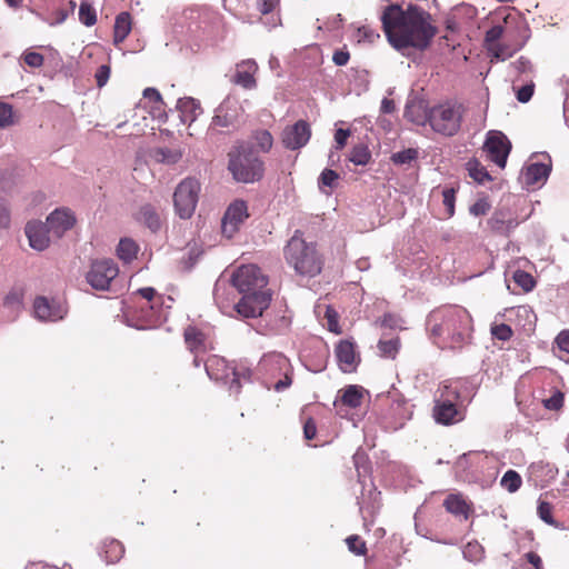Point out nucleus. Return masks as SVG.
<instances>
[{
	"label": "nucleus",
	"instance_id": "11",
	"mask_svg": "<svg viewBox=\"0 0 569 569\" xmlns=\"http://www.w3.org/2000/svg\"><path fill=\"white\" fill-rule=\"evenodd\" d=\"M459 395L450 386H445L441 397L436 400L433 408V417L438 423L451 425L459 421V411L453 400L458 399Z\"/></svg>",
	"mask_w": 569,
	"mask_h": 569
},
{
	"label": "nucleus",
	"instance_id": "24",
	"mask_svg": "<svg viewBox=\"0 0 569 569\" xmlns=\"http://www.w3.org/2000/svg\"><path fill=\"white\" fill-rule=\"evenodd\" d=\"M132 29L131 16L129 12H120L114 20L113 26V43L116 46L122 43Z\"/></svg>",
	"mask_w": 569,
	"mask_h": 569
},
{
	"label": "nucleus",
	"instance_id": "2",
	"mask_svg": "<svg viewBox=\"0 0 569 569\" xmlns=\"http://www.w3.org/2000/svg\"><path fill=\"white\" fill-rule=\"evenodd\" d=\"M232 286L241 295L236 311L243 318H257L271 302V292L267 288L268 278L254 264L239 267L231 277Z\"/></svg>",
	"mask_w": 569,
	"mask_h": 569
},
{
	"label": "nucleus",
	"instance_id": "23",
	"mask_svg": "<svg viewBox=\"0 0 569 569\" xmlns=\"http://www.w3.org/2000/svg\"><path fill=\"white\" fill-rule=\"evenodd\" d=\"M177 109L183 123H192L201 113L200 103L193 98H181L177 101Z\"/></svg>",
	"mask_w": 569,
	"mask_h": 569
},
{
	"label": "nucleus",
	"instance_id": "37",
	"mask_svg": "<svg viewBox=\"0 0 569 569\" xmlns=\"http://www.w3.org/2000/svg\"><path fill=\"white\" fill-rule=\"evenodd\" d=\"M445 507H446L447 511H449L450 513H453V515L459 516V515H466V512H467L466 502L457 496H449L445 500Z\"/></svg>",
	"mask_w": 569,
	"mask_h": 569
},
{
	"label": "nucleus",
	"instance_id": "58",
	"mask_svg": "<svg viewBox=\"0 0 569 569\" xmlns=\"http://www.w3.org/2000/svg\"><path fill=\"white\" fill-rule=\"evenodd\" d=\"M349 58H350V54L348 51L338 50L333 53L332 61L337 66L341 67V66H346L348 63Z\"/></svg>",
	"mask_w": 569,
	"mask_h": 569
},
{
	"label": "nucleus",
	"instance_id": "22",
	"mask_svg": "<svg viewBox=\"0 0 569 569\" xmlns=\"http://www.w3.org/2000/svg\"><path fill=\"white\" fill-rule=\"evenodd\" d=\"M551 172V160L548 162H533L526 167L525 182L528 186L543 184Z\"/></svg>",
	"mask_w": 569,
	"mask_h": 569
},
{
	"label": "nucleus",
	"instance_id": "31",
	"mask_svg": "<svg viewBox=\"0 0 569 569\" xmlns=\"http://www.w3.org/2000/svg\"><path fill=\"white\" fill-rule=\"evenodd\" d=\"M203 333L193 327H188L184 330V340L189 349L194 352L203 346Z\"/></svg>",
	"mask_w": 569,
	"mask_h": 569
},
{
	"label": "nucleus",
	"instance_id": "62",
	"mask_svg": "<svg viewBox=\"0 0 569 569\" xmlns=\"http://www.w3.org/2000/svg\"><path fill=\"white\" fill-rule=\"evenodd\" d=\"M220 362H223V360H220L216 357L213 358H210L207 362H206V371H207V375L209 376L210 379H213V380H219L221 377L218 376L217 373H213L211 371V368L213 365H219Z\"/></svg>",
	"mask_w": 569,
	"mask_h": 569
},
{
	"label": "nucleus",
	"instance_id": "40",
	"mask_svg": "<svg viewBox=\"0 0 569 569\" xmlns=\"http://www.w3.org/2000/svg\"><path fill=\"white\" fill-rule=\"evenodd\" d=\"M346 543L350 552L362 556L367 551L366 542L357 535L349 536Z\"/></svg>",
	"mask_w": 569,
	"mask_h": 569
},
{
	"label": "nucleus",
	"instance_id": "19",
	"mask_svg": "<svg viewBox=\"0 0 569 569\" xmlns=\"http://www.w3.org/2000/svg\"><path fill=\"white\" fill-rule=\"evenodd\" d=\"M50 231L41 221H30L26 226V236L31 248L42 251L50 244Z\"/></svg>",
	"mask_w": 569,
	"mask_h": 569
},
{
	"label": "nucleus",
	"instance_id": "30",
	"mask_svg": "<svg viewBox=\"0 0 569 569\" xmlns=\"http://www.w3.org/2000/svg\"><path fill=\"white\" fill-rule=\"evenodd\" d=\"M419 157V151L416 148H408L391 154L390 160L396 166H406L416 161Z\"/></svg>",
	"mask_w": 569,
	"mask_h": 569
},
{
	"label": "nucleus",
	"instance_id": "44",
	"mask_svg": "<svg viewBox=\"0 0 569 569\" xmlns=\"http://www.w3.org/2000/svg\"><path fill=\"white\" fill-rule=\"evenodd\" d=\"M552 506L547 501H539L537 512L539 518L548 525H555V520L551 515Z\"/></svg>",
	"mask_w": 569,
	"mask_h": 569
},
{
	"label": "nucleus",
	"instance_id": "9",
	"mask_svg": "<svg viewBox=\"0 0 569 569\" xmlns=\"http://www.w3.org/2000/svg\"><path fill=\"white\" fill-rule=\"evenodd\" d=\"M513 21L515 28L512 30L509 26L507 28L508 37L512 40V46L510 47L507 44H496L490 49L492 52V58L500 61H506L508 58L512 57L515 52L522 49L529 40L530 29L526 20L516 18Z\"/></svg>",
	"mask_w": 569,
	"mask_h": 569
},
{
	"label": "nucleus",
	"instance_id": "8",
	"mask_svg": "<svg viewBox=\"0 0 569 569\" xmlns=\"http://www.w3.org/2000/svg\"><path fill=\"white\" fill-rule=\"evenodd\" d=\"M242 108L237 98L228 96L216 109L210 130L218 133L230 132L239 124Z\"/></svg>",
	"mask_w": 569,
	"mask_h": 569
},
{
	"label": "nucleus",
	"instance_id": "63",
	"mask_svg": "<svg viewBox=\"0 0 569 569\" xmlns=\"http://www.w3.org/2000/svg\"><path fill=\"white\" fill-rule=\"evenodd\" d=\"M240 376H241L240 372L232 369V380H231L230 387H229L231 392L239 393L240 388H241L240 382H239Z\"/></svg>",
	"mask_w": 569,
	"mask_h": 569
},
{
	"label": "nucleus",
	"instance_id": "48",
	"mask_svg": "<svg viewBox=\"0 0 569 569\" xmlns=\"http://www.w3.org/2000/svg\"><path fill=\"white\" fill-rule=\"evenodd\" d=\"M489 202L486 199H479L472 206H470L469 212L475 217H479L485 216L489 211Z\"/></svg>",
	"mask_w": 569,
	"mask_h": 569
},
{
	"label": "nucleus",
	"instance_id": "51",
	"mask_svg": "<svg viewBox=\"0 0 569 569\" xmlns=\"http://www.w3.org/2000/svg\"><path fill=\"white\" fill-rule=\"evenodd\" d=\"M24 62L31 68H39L43 64V56L41 53L30 51L23 56Z\"/></svg>",
	"mask_w": 569,
	"mask_h": 569
},
{
	"label": "nucleus",
	"instance_id": "35",
	"mask_svg": "<svg viewBox=\"0 0 569 569\" xmlns=\"http://www.w3.org/2000/svg\"><path fill=\"white\" fill-rule=\"evenodd\" d=\"M522 483L520 475L515 470H508L501 478L500 485L509 492H516Z\"/></svg>",
	"mask_w": 569,
	"mask_h": 569
},
{
	"label": "nucleus",
	"instance_id": "33",
	"mask_svg": "<svg viewBox=\"0 0 569 569\" xmlns=\"http://www.w3.org/2000/svg\"><path fill=\"white\" fill-rule=\"evenodd\" d=\"M153 157L158 162L166 164H174L181 159L182 154L178 150H172L169 148H159L154 151Z\"/></svg>",
	"mask_w": 569,
	"mask_h": 569
},
{
	"label": "nucleus",
	"instance_id": "59",
	"mask_svg": "<svg viewBox=\"0 0 569 569\" xmlns=\"http://www.w3.org/2000/svg\"><path fill=\"white\" fill-rule=\"evenodd\" d=\"M317 427L312 419L306 421L303 426V435L307 440H311L316 437Z\"/></svg>",
	"mask_w": 569,
	"mask_h": 569
},
{
	"label": "nucleus",
	"instance_id": "46",
	"mask_svg": "<svg viewBox=\"0 0 569 569\" xmlns=\"http://www.w3.org/2000/svg\"><path fill=\"white\" fill-rule=\"evenodd\" d=\"M543 406L548 410H559L563 406V393L556 391L551 397L543 400Z\"/></svg>",
	"mask_w": 569,
	"mask_h": 569
},
{
	"label": "nucleus",
	"instance_id": "13",
	"mask_svg": "<svg viewBox=\"0 0 569 569\" xmlns=\"http://www.w3.org/2000/svg\"><path fill=\"white\" fill-rule=\"evenodd\" d=\"M491 161L498 167L505 168L511 150V143L501 131H489L483 146Z\"/></svg>",
	"mask_w": 569,
	"mask_h": 569
},
{
	"label": "nucleus",
	"instance_id": "64",
	"mask_svg": "<svg viewBox=\"0 0 569 569\" xmlns=\"http://www.w3.org/2000/svg\"><path fill=\"white\" fill-rule=\"evenodd\" d=\"M526 558L528 562L531 563L536 569H542V560L538 553L528 552Z\"/></svg>",
	"mask_w": 569,
	"mask_h": 569
},
{
	"label": "nucleus",
	"instance_id": "12",
	"mask_svg": "<svg viewBox=\"0 0 569 569\" xmlns=\"http://www.w3.org/2000/svg\"><path fill=\"white\" fill-rule=\"evenodd\" d=\"M259 365L263 370L271 373H274L276 371L283 373V378L278 380L273 386L277 392H281L291 386L292 379L290 372V363L283 355L277 352L266 355Z\"/></svg>",
	"mask_w": 569,
	"mask_h": 569
},
{
	"label": "nucleus",
	"instance_id": "60",
	"mask_svg": "<svg viewBox=\"0 0 569 569\" xmlns=\"http://www.w3.org/2000/svg\"><path fill=\"white\" fill-rule=\"evenodd\" d=\"M10 223L9 209L4 202L0 201V228H7Z\"/></svg>",
	"mask_w": 569,
	"mask_h": 569
},
{
	"label": "nucleus",
	"instance_id": "1",
	"mask_svg": "<svg viewBox=\"0 0 569 569\" xmlns=\"http://www.w3.org/2000/svg\"><path fill=\"white\" fill-rule=\"evenodd\" d=\"M431 16L410 4L403 10L399 4L388 6L381 16L383 31L389 43L405 54L409 48L425 50L437 33L430 23Z\"/></svg>",
	"mask_w": 569,
	"mask_h": 569
},
{
	"label": "nucleus",
	"instance_id": "49",
	"mask_svg": "<svg viewBox=\"0 0 569 569\" xmlns=\"http://www.w3.org/2000/svg\"><path fill=\"white\" fill-rule=\"evenodd\" d=\"M442 202L446 207L448 214L451 217L455 213V190L453 189H445L442 191Z\"/></svg>",
	"mask_w": 569,
	"mask_h": 569
},
{
	"label": "nucleus",
	"instance_id": "36",
	"mask_svg": "<svg viewBox=\"0 0 569 569\" xmlns=\"http://www.w3.org/2000/svg\"><path fill=\"white\" fill-rule=\"evenodd\" d=\"M513 281L526 292L531 291L536 284L533 277L522 270H517L513 273Z\"/></svg>",
	"mask_w": 569,
	"mask_h": 569
},
{
	"label": "nucleus",
	"instance_id": "6",
	"mask_svg": "<svg viewBox=\"0 0 569 569\" xmlns=\"http://www.w3.org/2000/svg\"><path fill=\"white\" fill-rule=\"evenodd\" d=\"M461 104L443 103L432 107L427 113L431 129L445 137L457 134L461 128Z\"/></svg>",
	"mask_w": 569,
	"mask_h": 569
},
{
	"label": "nucleus",
	"instance_id": "38",
	"mask_svg": "<svg viewBox=\"0 0 569 569\" xmlns=\"http://www.w3.org/2000/svg\"><path fill=\"white\" fill-rule=\"evenodd\" d=\"M378 349L381 356L387 358H395L398 349H399V340L390 339V340H380L378 342Z\"/></svg>",
	"mask_w": 569,
	"mask_h": 569
},
{
	"label": "nucleus",
	"instance_id": "26",
	"mask_svg": "<svg viewBox=\"0 0 569 569\" xmlns=\"http://www.w3.org/2000/svg\"><path fill=\"white\" fill-rule=\"evenodd\" d=\"M466 166L469 176L479 184H483L486 181L491 180V176L487 169L477 159L469 160Z\"/></svg>",
	"mask_w": 569,
	"mask_h": 569
},
{
	"label": "nucleus",
	"instance_id": "32",
	"mask_svg": "<svg viewBox=\"0 0 569 569\" xmlns=\"http://www.w3.org/2000/svg\"><path fill=\"white\" fill-rule=\"evenodd\" d=\"M258 150L261 152H269L273 144V138L268 130H257L252 134Z\"/></svg>",
	"mask_w": 569,
	"mask_h": 569
},
{
	"label": "nucleus",
	"instance_id": "34",
	"mask_svg": "<svg viewBox=\"0 0 569 569\" xmlns=\"http://www.w3.org/2000/svg\"><path fill=\"white\" fill-rule=\"evenodd\" d=\"M79 20L86 27H91L97 22V12L87 1H82L79 7Z\"/></svg>",
	"mask_w": 569,
	"mask_h": 569
},
{
	"label": "nucleus",
	"instance_id": "21",
	"mask_svg": "<svg viewBox=\"0 0 569 569\" xmlns=\"http://www.w3.org/2000/svg\"><path fill=\"white\" fill-rule=\"evenodd\" d=\"M336 357L340 368L345 372L352 371L359 362L353 342L349 340L340 341L336 347Z\"/></svg>",
	"mask_w": 569,
	"mask_h": 569
},
{
	"label": "nucleus",
	"instance_id": "52",
	"mask_svg": "<svg viewBox=\"0 0 569 569\" xmlns=\"http://www.w3.org/2000/svg\"><path fill=\"white\" fill-rule=\"evenodd\" d=\"M325 317L327 319L329 330L339 333L340 330L338 325V313L336 310L331 307H328Z\"/></svg>",
	"mask_w": 569,
	"mask_h": 569
},
{
	"label": "nucleus",
	"instance_id": "14",
	"mask_svg": "<svg viewBox=\"0 0 569 569\" xmlns=\"http://www.w3.org/2000/svg\"><path fill=\"white\" fill-rule=\"evenodd\" d=\"M248 217V208L244 201L237 200L232 202L227 208L221 221L222 234L229 239L232 238Z\"/></svg>",
	"mask_w": 569,
	"mask_h": 569
},
{
	"label": "nucleus",
	"instance_id": "41",
	"mask_svg": "<svg viewBox=\"0 0 569 569\" xmlns=\"http://www.w3.org/2000/svg\"><path fill=\"white\" fill-rule=\"evenodd\" d=\"M338 180H339V174L335 170L325 169L320 173V177H319V180H318L319 188L320 189L322 187L335 188L337 186V183H338Z\"/></svg>",
	"mask_w": 569,
	"mask_h": 569
},
{
	"label": "nucleus",
	"instance_id": "43",
	"mask_svg": "<svg viewBox=\"0 0 569 569\" xmlns=\"http://www.w3.org/2000/svg\"><path fill=\"white\" fill-rule=\"evenodd\" d=\"M356 38L358 42L367 41L372 43L376 39L379 38V33L369 27L362 26L357 29Z\"/></svg>",
	"mask_w": 569,
	"mask_h": 569
},
{
	"label": "nucleus",
	"instance_id": "42",
	"mask_svg": "<svg viewBox=\"0 0 569 569\" xmlns=\"http://www.w3.org/2000/svg\"><path fill=\"white\" fill-rule=\"evenodd\" d=\"M13 123L12 107L8 103L0 102V129L8 128Z\"/></svg>",
	"mask_w": 569,
	"mask_h": 569
},
{
	"label": "nucleus",
	"instance_id": "7",
	"mask_svg": "<svg viewBox=\"0 0 569 569\" xmlns=\"http://www.w3.org/2000/svg\"><path fill=\"white\" fill-rule=\"evenodd\" d=\"M200 192V183L194 178L182 180L173 193V204L181 219H189L193 214Z\"/></svg>",
	"mask_w": 569,
	"mask_h": 569
},
{
	"label": "nucleus",
	"instance_id": "55",
	"mask_svg": "<svg viewBox=\"0 0 569 569\" xmlns=\"http://www.w3.org/2000/svg\"><path fill=\"white\" fill-rule=\"evenodd\" d=\"M503 28L499 24L497 26H493L491 27L487 32H486V42L490 43V42H496L497 40H499L502 34H503Z\"/></svg>",
	"mask_w": 569,
	"mask_h": 569
},
{
	"label": "nucleus",
	"instance_id": "3",
	"mask_svg": "<svg viewBox=\"0 0 569 569\" xmlns=\"http://www.w3.org/2000/svg\"><path fill=\"white\" fill-rule=\"evenodd\" d=\"M470 323L469 312L461 307L433 310L427 319L431 336L450 341L452 348L460 347L466 341Z\"/></svg>",
	"mask_w": 569,
	"mask_h": 569
},
{
	"label": "nucleus",
	"instance_id": "54",
	"mask_svg": "<svg viewBox=\"0 0 569 569\" xmlns=\"http://www.w3.org/2000/svg\"><path fill=\"white\" fill-rule=\"evenodd\" d=\"M279 0H257V9L261 14H269L278 6Z\"/></svg>",
	"mask_w": 569,
	"mask_h": 569
},
{
	"label": "nucleus",
	"instance_id": "10",
	"mask_svg": "<svg viewBox=\"0 0 569 569\" xmlns=\"http://www.w3.org/2000/svg\"><path fill=\"white\" fill-rule=\"evenodd\" d=\"M117 263L111 259L96 260L91 263L86 279L96 290H109L111 281L118 276Z\"/></svg>",
	"mask_w": 569,
	"mask_h": 569
},
{
	"label": "nucleus",
	"instance_id": "27",
	"mask_svg": "<svg viewBox=\"0 0 569 569\" xmlns=\"http://www.w3.org/2000/svg\"><path fill=\"white\" fill-rule=\"evenodd\" d=\"M117 253L121 260L130 262L137 257L138 246L132 239L123 238L118 244Z\"/></svg>",
	"mask_w": 569,
	"mask_h": 569
},
{
	"label": "nucleus",
	"instance_id": "15",
	"mask_svg": "<svg viewBox=\"0 0 569 569\" xmlns=\"http://www.w3.org/2000/svg\"><path fill=\"white\" fill-rule=\"evenodd\" d=\"M311 137V129L307 121L298 120L295 124L282 131V143L289 150H298L306 146Z\"/></svg>",
	"mask_w": 569,
	"mask_h": 569
},
{
	"label": "nucleus",
	"instance_id": "25",
	"mask_svg": "<svg viewBox=\"0 0 569 569\" xmlns=\"http://www.w3.org/2000/svg\"><path fill=\"white\" fill-rule=\"evenodd\" d=\"M138 219L152 232H157L161 227L160 216L151 204L140 208Z\"/></svg>",
	"mask_w": 569,
	"mask_h": 569
},
{
	"label": "nucleus",
	"instance_id": "16",
	"mask_svg": "<svg viewBox=\"0 0 569 569\" xmlns=\"http://www.w3.org/2000/svg\"><path fill=\"white\" fill-rule=\"evenodd\" d=\"M74 222L76 218L72 211L60 208L52 211L43 223L47 224L48 230L53 237L61 238L66 231L73 227Z\"/></svg>",
	"mask_w": 569,
	"mask_h": 569
},
{
	"label": "nucleus",
	"instance_id": "20",
	"mask_svg": "<svg viewBox=\"0 0 569 569\" xmlns=\"http://www.w3.org/2000/svg\"><path fill=\"white\" fill-rule=\"evenodd\" d=\"M518 224L519 221L510 210H497L488 220L490 229L502 236H508Z\"/></svg>",
	"mask_w": 569,
	"mask_h": 569
},
{
	"label": "nucleus",
	"instance_id": "29",
	"mask_svg": "<svg viewBox=\"0 0 569 569\" xmlns=\"http://www.w3.org/2000/svg\"><path fill=\"white\" fill-rule=\"evenodd\" d=\"M349 160L356 166H367L371 160V152L366 144L359 143L351 149Z\"/></svg>",
	"mask_w": 569,
	"mask_h": 569
},
{
	"label": "nucleus",
	"instance_id": "56",
	"mask_svg": "<svg viewBox=\"0 0 569 569\" xmlns=\"http://www.w3.org/2000/svg\"><path fill=\"white\" fill-rule=\"evenodd\" d=\"M556 343L561 351L569 353V330H562L556 337Z\"/></svg>",
	"mask_w": 569,
	"mask_h": 569
},
{
	"label": "nucleus",
	"instance_id": "61",
	"mask_svg": "<svg viewBox=\"0 0 569 569\" xmlns=\"http://www.w3.org/2000/svg\"><path fill=\"white\" fill-rule=\"evenodd\" d=\"M143 97L147 99H151L154 102H158L160 104H163L162 97L160 92L154 88H146L143 90Z\"/></svg>",
	"mask_w": 569,
	"mask_h": 569
},
{
	"label": "nucleus",
	"instance_id": "18",
	"mask_svg": "<svg viewBox=\"0 0 569 569\" xmlns=\"http://www.w3.org/2000/svg\"><path fill=\"white\" fill-rule=\"evenodd\" d=\"M33 312L41 321H58L66 315V310L58 302L50 301L46 297L34 299Z\"/></svg>",
	"mask_w": 569,
	"mask_h": 569
},
{
	"label": "nucleus",
	"instance_id": "17",
	"mask_svg": "<svg viewBox=\"0 0 569 569\" xmlns=\"http://www.w3.org/2000/svg\"><path fill=\"white\" fill-rule=\"evenodd\" d=\"M258 64L253 59H246L236 64V70L231 81L247 90L257 88L254 78L258 71Z\"/></svg>",
	"mask_w": 569,
	"mask_h": 569
},
{
	"label": "nucleus",
	"instance_id": "57",
	"mask_svg": "<svg viewBox=\"0 0 569 569\" xmlns=\"http://www.w3.org/2000/svg\"><path fill=\"white\" fill-rule=\"evenodd\" d=\"M350 136V130L348 129H338L335 133V141L337 143V149H342L346 146L347 139Z\"/></svg>",
	"mask_w": 569,
	"mask_h": 569
},
{
	"label": "nucleus",
	"instance_id": "28",
	"mask_svg": "<svg viewBox=\"0 0 569 569\" xmlns=\"http://www.w3.org/2000/svg\"><path fill=\"white\" fill-rule=\"evenodd\" d=\"M362 389L358 386H348L341 396V402L350 408H358L362 401Z\"/></svg>",
	"mask_w": 569,
	"mask_h": 569
},
{
	"label": "nucleus",
	"instance_id": "50",
	"mask_svg": "<svg viewBox=\"0 0 569 569\" xmlns=\"http://www.w3.org/2000/svg\"><path fill=\"white\" fill-rule=\"evenodd\" d=\"M463 556H465V558H468L471 560H478L482 556V548L477 542L468 543L463 549Z\"/></svg>",
	"mask_w": 569,
	"mask_h": 569
},
{
	"label": "nucleus",
	"instance_id": "53",
	"mask_svg": "<svg viewBox=\"0 0 569 569\" xmlns=\"http://www.w3.org/2000/svg\"><path fill=\"white\" fill-rule=\"evenodd\" d=\"M96 80H97V86L99 88H102L109 80L110 78V67L107 66V64H102L100 66L98 69H97V72H96Z\"/></svg>",
	"mask_w": 569,
	"mask_h": 569
},
{
	"label": "nucleus",
	"instance_id": "5",
	"mask_svg": "<svg viewBox=\"0 0 569 569\" xmlns=\"http://www.w3.org/2000/svg\"><path fill=\"white\" fill-rule=\"evenodd\" d=\"M284 254L288 263L296 272L305 277H315L322 270L323 260L313 243L306 242L295 234L286 246Z\"/></svg>",
	"mask_w": 569,
	"mask_h": 569
},
{
	"label": "nucleus",
	"instance_id": "45",
	"mask_svg": "<svg viewBox=\"0 0 569 569\" xmlns=\"http://www.w3.org/2000/svg\"><path fill=\"white\" fill-rule=\"evenodd\" d=\"M491 335L501 341H507L512 336L511 328L506 323H500L491 327Z\"/></svg>",
	"mask_w": 569,
	"mask_h": 569
},
{
	"label": "nucleus",
	"instance_id": "47",
	"mask_svg": "<svg viewBox=\"0 0 569 569\" xmlns=\"http://www.w3.org/2000/svg\"><path fill=\"white\" fill-rule=\"evenodd\" d=\"M535 83L530 81L517 90V100L521 103L528 102L533 94Z\"/></svg>",
	"mask_w": 569,
	"mask_h": 569
},
{
	"label": "nucleus",
	"instance_id": "39",
	"mask_svg": "<svg viewBox=\"0 0 569 569\" xmlns=\"http://www.w3.org/2000/svg\"><path fill=\"white\" fill-rule=\"evenodd\" d=\"M519 76L531 74L533 72V66L531 61L526 57H520L509 66Z\"/></svg>",
	"mask_w": 569,
	"mask_h": 569
},
{
	"label": "nucleus",
	"instance_id": "4",
	"mask_svg": "<svg viewBox=\"0 0 569 569\" xmlns=\"http://www.w3.org/2000/svg\"><path fill=\"white\" fill-rule=\"evenodd\" d=\"M228 156V169L236 181L250 183L262 178L263 162L249 142H239Z\"/></svg>",
	"mask_w": 569,
	"mask_h": 569
}]
</instances>
